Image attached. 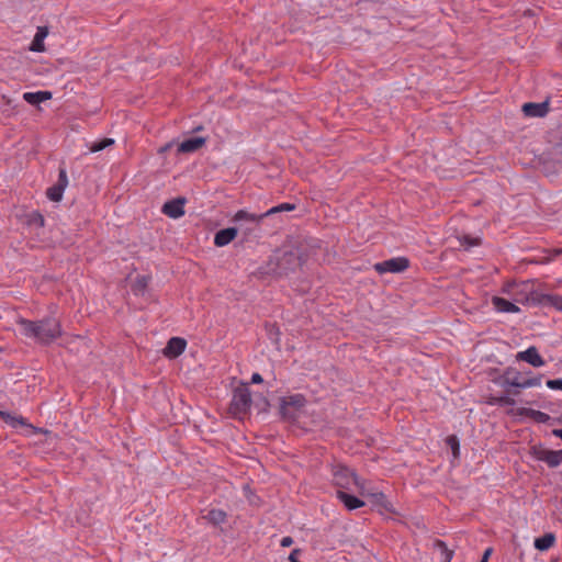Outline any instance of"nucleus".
Instances as JSON below:
<instances>
[{"label":"nucleus","mask_w":562,"mask_h":562,"mask_svg":"<svg viewBox=\"0 0 562 562\" xmlns=\"http://www.w3.org/2000/svg\"><path fill=\"white\" fill-rule=\"evenodd\" d=\"M16 323L23 336L44 345L53 342L63 334L60 322L55 317H45L36 322L20 318Z\"/></svg>","instance_id":"f257e3e1"},{"label":"nucleus","mask_w":562,"mask_h":562,"mask_svg":"<svg viewBox=\"0 0 562 562\" xmlns=\"http://www.w3.org/2000/svg\"><path fill=\"white\" fill-rule=\"evenodd\" d=\"M265 215L257 213H249L246 210H239L233 216V222L237 225L235 229H237V234L240 233L244 239H248L251 236L257 237L260 231V224Z\"/></svg>","instance_id":"f03ea898"},{"label":"nucleus","mask_w":562,"mask_h":562,"mask_svg":"<svg viewBox=\"0 0 562 562\" xmlns=\"http://www.w3.org/2000/svg\"><path fill=\"white\" fill-rule=\"evenodd\" d=\"M526 296L516 297L517 303L525 305H550L558 311H562V296L541 294L533 290V283H526L524 285Z\"/></svg>","instance_id":"7ed1b4c3"},{"label":"nucleus","mask_w":562,"mask_h":562,"mask_svg":"<svg viewBox=\"0 0 562 562\" xmlns=\"http://www.w3.org/2000/svg\"><path fill=\"white\" fill-rule=\"evenodd\" d=\"M251 394L246 383H241L233 392L229 412L234 417L243 418L251 406Z\"/></svg>","instance_id":"20e7f679"},{"label":"nucleus","mask_w":562,"mask_h":562,"mask_svg":"<svg viewBox=\"0 0 562 562\" xmlns=\"http://www.w3.org/2000/svg\"><path fill=\"white\" fill-rule=\"evenodd\" d=\"M333 482L341 490L351 491L353 487H358L359 490L363 488L356 473L344 465L333 468Z\"/></svg>","instance_id":"39448f33"},{"label":"nucleus","mask_w":562,"mask_h":562,"mask_svg":"<svg viewBox=\"0 0 562 562\" xmlns=\"http://www.w3.org/2000/svg\"><path fill=\"white\" fill-rule=\"evenodd\" d=\"M305 397L301 394L283 397L280 404V413L285 419H296L301 408L305 405Z\"/></svg>","instance_id":"423d86ee"},{"label":"nucleus","mask_w":562,"mask_h":562,"mask_svg":"<svg viewBox=\"0 0 562 562\" xmlns=\"http://www.w3.org/2000/svg\"><path fill=\"white\" fill-rule=\"evenodd\" d=\"M409 266V261L405 257H396L374 265V269L379 273H398L406 270Z\"/></svg>","instance_id":"0eeeda50"},{"label":"nucleus","mask_w":562,"mask_h":562,"mask_svg":"<svg viewBox=\"0 0 562 562\" xmlns=\"http://www.w3.org/2000/svg\"><path fill=\"white\" fill-rule=\"evenodd\" d=\"M68 186V178L66 169L60 168L58 175V181L56 184L47 189L46 195L50 201L59 202L63 198L64 191Z\"/></svg>","instance_id":"6e6552de"},{"label":"nucleus","mask_w":562,"mask_h":562,"mask_svg":"<svg viewBox=\"0 0 562 562\" xmlns=\"http://www.w3.org/2000/svg\"><path fill=\"white\" fill-rule=\"evenodd\" d=\"M301 258L297 251H286L279 259L278 268L280 272L288 273L301 267Z\"/></svg>","instance_id":"1a4fd4ad"},{"label":"nucleus","mask_w":562,"mask_h":562,"mask_svg":"<svg viewBox=\"0 0 562 562\" xmlns=\"http://www.w3.org/2000/svg\"><path fill=\"white\" fill-rule=\"evenodd\" d=\"M187 199L183 196L176 198L173 200L167 201L162 205V213L171 218H179L184 214V204Z\"/></svg>","instance_id":"9d476101"},{"label":"nucleus","mask_w":562,"mask_h":562,"mask_svg":"<svg viewBox=\"0 0 562 562\" xmlns=\"http://www.w3.org/2000/svg\"><path fill=\"white\" fill-rule=\"evenodd\" d=\"M187 347V341L180 337H172L164 349V355L170 359L180 356Z\"/></svg>","instance_id":"9b49d317"},{"label":"nucleus","mask_w":562,"mask_h":562,"mask_svg":"<svg viewBox=\"0 0 562 562\" xmlns=\"http://www.w3.org/2000/svg\"><path fill=\"white\" fill-rule=\"evenodd\" d=\"M522 112L526 116L543 117L549 112V101L533 103L528 102L522 105Z\"/></svg>","instance_id":"f8f14e48"},{"label":"nucleus","mask_w":562,"mask_h":562,"mask_svg":"<svg viewBox=\"0 0 562 562\" xmlns=\"http://www.w3.org/2000/svg\"><path fill=\"white\" fill-rule=\"evenodd\" d=\"M517 359L526 361L535 368H539L544 364V361L539 355L538 349L533 346L529 347L525 351L518 352Z\"/></svg>","instance_id":"ddd939ff"},{"label":"nucleus","mask_w":562,"mask_h":562,"mask_svg":"<svg viewBox=\"0 0 562 562\" xmlns=\"http://www.w3.org/2000/svg\"><path fill=\"white\" fill-rule=\"evenodd\" d=\"M0 417L7 423L9 424L10 426L12 427H16V426H27V424L25 423V419L22 417V416H12L10 415L9 413L7 412H1L0 411ZM30 428H32V430L37 434V432H42V434H45V435H50L52 432L49 430H46V429H42V428H36L32 425H29Z\"/></svg>","instance_id":"4468645a"},{"label":"nucleus","mask_w":562,"mask_h":562,"mask_svg":"<svg viewBox=\"0 0 562 562\" xmlns=\"http://www.w3.org/2000/svg\"><path fill=\"white\" fill-rule=\"evenodd\" d=\"M206 143L205 137H193L183 140L180 143L177 147V153L179 154H187V153H193L200 149L204 144Z\"/></svg>","instance_id":"2eb2a0df"},{"label":"nucleus","mask_w":562,"mask_h":562,"mask_svg":"<svg viewBox=\"0 0 562 562\" xmlns=\"http://www.w3.org/2000/svg\"><path fill=\"white\" fill-rule=\"evenodd\" d=\"M237 236L235 227H227L218 231L214 236V244L217 247H224L233 241Z\"/></svg>","instance_id":"dca6fc26"},{"label":"nucleus","mask_w":562,"mask_h":562,"mask_svg":"<svg viewBox=\"0 0 562 562\" xmlns=\"http://www.w3.org/2000/svg\"><path fill=\"white\" fill-rule=\"evenodd\" d=\"M48 35V27L47 26H38L36 34L31 43L30 50L32 52H44V40Z\"/></svg>","instance_id":"f3484780"},{"label":"nucleus","mask_w":562,"mask_h":562,"mask_svg":"<svg viewBox=\"0 0 562 562\" xmlns=\"http://www.w3.org/2000/svg\"><path fill=\"white\" fill-rule=\"evenodd\" d=\"M492 303L495 310L501 313H518L520 311L516 304L499 296H494Z\"/></svg>","instance_id":"a211bd4d"},{"label":"nucleus","mask_w":562,"mask_h":562,"mask_svg":"<svg viewBox=\"0 0 562 562\" xmlns=\"http://www.w3.org/2000/svg\"><path fill=\"white\" fill-rule=\"evenodd\" d=\"M337 497L344 503L347 509L353 510L364 505L360 498L350 495L341 490L337 491Z\"/></svg>","instance_id":"6ab92c4d"},{"label":"nucleus","mask_w":562,"mask_h":562,"mask_svg":"<svg viewBox=\"0 0 562 562\" xmlns=\"http://www.w3.org/2000/svg\"><path fill=\"white\" fill-rule=\"evenodd\" d=\"M50 98L52 92L49 91L25 92L23 94V99L32 105H37L44 101L49 100Z\"/></svg>","instance_id":"aec40b11"},{"label":"nucleus","mask_w":562,"mask_h":562,"mask_svg":"<svg viewBox=\"0 0 562 562\" xmlns=\"http://www.w3.org/2000/svg\"><path fill=\"white\" fill-rule=\"evenodd\" d=\"M506 384L520 387V389H527L532 386H538L541 384V376L526 379L520 381L518 378H515L513 380L507 379Z\"/></svg>","instance_id":"412c9836"},{"label":"nucleus","mask_w":562,"mask_h":562,"mask_svg":"<svg viewBox=\"0 0 562 562\" xmlns=\"http://www.w3.org/2000/svg\"><path fill=\"white\" fill-rule=\"evenodd\" d=\"M537 458L546 462L550 468H555L561 464L557 452L553 450H541Z\"/></svg>","instance_id":"4be33fe9"},{"label":"nucleus","mask_w":562,"mask_h":562,"mask_svg":"<svg viewBox=\"0 0 562 562\" xmlns=\"http://www.w3.org/2000/svg\"><path fill=\"white\" fill-rule=\"evenodd\" d=\"M203 518L210 524L218 526L226 521L227 514L222 509H211Z\"/></svg>","instance_id":"5701e85b"},{"label":"nucleus","mask_w":562,"mask_h":562,"mask_svg":"<svg viewBox=\"0 0 562 562\" xmlns=\"http://www.w3.org/2000/svg\"><path fill=\"white\" fill-rule=\"evenodd\" d=\"M554 541L555 537L553 533H546L544 536L535 540V547L540 551H546L553 546Z\"/></svg>","instance_id":"b1692460"},{"label":"nucleus","mask_w":562,"mask_h":562,"mask_svg":"<svg viewBox=\"0 0 562 562\" xmlns=\"http://www.w3.org/2000/svg\"><path fill=\"white\" fill-rule=\"evenodd\" d=\"M434 549L437 550L441 557L442 562H450L453 557V551L441 540L434 542Z\"/></svg>","instance_id":"393cba45"},{"label":"nucleus","mask_w":562,"mask_h":562,"mask_svg":"<svg viewBox=\"0 0 562 562\" xmlns=\"http://www.w3.org/2000/svg\"><path fill=\"white\" fill-rule=\"evenodd\" d=\"M526 283H531V282L530 281H526V282H522L520 284L509 283L504 291L506 293H508V294H512L513 295V300L515 302H517L516 297H522L524 299L526 296V293L524 291V285Z\"/></svg>","instance_id":"a878e982"},{"label":"nucleus","mask_w":562,"mask_h":562,"mask_svg":"<svg viewBox=\"0 0 562 562\" xmlns=\"http://www.w3.org/2000/svg\"><path fill=\"white\" fill-rule=\"evenodd\" d=\"M295 210V204H292V203H281L277 206H273L271 209H269L267 212L262 213L265 215V217H268L270 215H273V214H277V213H280V212H290V211H293Z\"/></svg>","instance_id":"bb28decb"},{"label":"nucleus","mask_w":562,"mask_h":562,"mask_svg":"<svg viewBox=\"0 0 562 562\" xmlns=\"http://www.w3.org/2000/svg\"><path fill=\"white\" fill-rule=\"evenodd\" d=\"M148 282H149V277H145V276L137 277L132 286L134 293H136V294L144 293L148 285Z\"/></svg>","instance_id":"cd10ccee"},{"label":"nucleus","mask_w":562,"mask_h":562,"mask_svg":"<svg viewBox=\"0 0 562 562\" xmlns=\"http://www.w3.org/2000/svg\"><path fill=\"white\" fill-rule=\"evenodd\" d=\"M114 144V139L113 138H103L102 140H99V142H94L90 145L89 149L91 153H98V151H101L103 149H105L106 147L111 146Z\"/></svg>","instance_id":"c85d7f7f"},{"label":"nucleus","mask_w":562,"mask_h":562,"mask_svg":"<svg viewBox=\"0 0 562 562\" xmlns=\"http://www.w3.org/2000/svg\"><path fill=\"white\" fill-rule=\"evenodd\" d=\"M457 239L460 246L463 247L464 249H469L471 247L480 245V238L471 237L469 235L457 237Z\"/></svg>","instance_id":"c756f323"},{"label":"nucleus","mask_w":562,"mask_h":562,"mask_svg":"<svg viewBox=\"0 0 562 562\" xmlns=\"http://www.w3.org/2000/svg\"><path fill=\"white\" fill-rule=\"evenodd\" d=\"M375 505L381 506L382 508L390 510L389 503L383 493H375L371 495Z\"/></svg>","instance_id":"7c9ffc66"},{"label":"nucleus","mask_w":562,"mask_h":562,"mask_svg":"<svg viewBox=\"0 0 562 562\" xmlns=\"http://www.w3.org/2000/svg\"><path fill=\"white\" fill-rule=\"evenodd\" d=\"M528 413L538 423H546L550 418L548 414L540 411L529 409Z\"/></svg>","instance_id":"2f4dec72"},{"label":"nucleus","mask_w":562,"mask_h":562,"mask_svg":"<svg viewBox=\"0 0 562 562\" xmlns=\"http://www.w3.org/2000/svg\"><path fill=\"white\" fill-rule=\"evenodd\" d=\"M447 445L451 448L453 456L457 457L459 454V440L456 436H449L447 438Z\"/></svg>","instance_id":"473e14b6"},{"label":"nucleus","mask_w":562,"mask_h":562,"mask_svg":"<svg viewBox=\"0 0 562 562\" xmlns=\"http://www.w3.org/2000/svg\"><path fill=\"white\" fill-rule=\"evenodd\" d=\"M547 386L551 390H562V379L548 380Z\"/></svg>","instance_id":"72a5a7b5"},{"label":"nucleus","mask_w":562,"mask_h":562,"mask_svg":"<svg viewBox=\"0 0 562 562\" xmlns=\"http://www.w3.org/2000/svg\"><path fill=\"white\" fill-rule=\"evenodd\" d=\"M175 146V142H169L167 144H165L164 146H161L159 149H158V154L159 155H165L168 150H170L172 147Z\"/></svg>","instance_id":"f704fd0d"},{"label":"nucleus","mask_w":562,"mask_h":562,"mask_svg":"<svg viewBox=\"0 0 562 562\" xmlns=\"http://www.w3.org/2000/svg\"><path fill=\"white\" fill-rule=\"evenodd\" d=\"M269 334H270L271 338L274 340V342L279 341L280 333H279V329L276 326H270Z\"/></svg>","instance_id":"c9c22d12"},{"label":"nucleus","mask_w":562,"mask_h":562,"mask_svg":"<svg viewBox=\"0 0 562 562\" xmlns=\"http://www.w3.org/2000/svg\"><path fill=\"white\" fill-rule=\"evenodd\" d=\"M495 401L503 405H513L514 404V400H512L508 396H502L499 398H496Z\"/></svg>","instance_id":"e433bc0d"},{"label":"nucleus","mask_w":562,"mask_h":562,"mask_svg":"<svg viewBox=\"0 0 562 562\" xmlns=\"http://www.w3.org/2000/svg\"><path fill=\"white\" fill-rule=\"evenodd\" d=\"M300 553H301L300 549L292 550V552L289 555V561L290 562H300L299 558H297Z\"/></svg>","instance_id":"4c0bfd02"},{"label":"nucleus","mask_w":562,"mask_h":562,"mask_svg":"<svg viewBox=\"0 0 562 562\" xmlns=\"http://www.w3.org/2000/svg\"><path fill=\"white\" fill-rule=\"evenodd\" d=\"M34 222H35L38 226H41V227H42V226H44V222H45V220H44L43 215H41V214H38V213H37V214H35V215H34Z\"/></svg>","instance_id":"58836bf2"},{"label":"nucleus","mask_w":562,"mask_h":562,"mask_svg":"<svg viewBox=\"0 0 562 562\" xmlns=\"http://www.w3.org/2000/svg\"><path fill=\"white\" fill-rule=\"evenodd\" d=\"M293 543V539L291 537H283L281 540L282 547H290Z\"/></svg>","instance_id":"ea45409f"},{"label":"nucleus","mask_w":562,"mask_h":562,"mask_svg":"<svg viewBox=\"0 0 562 562\" xmlns=\"http://www.w3.org/2000/svg\"><path fill=\"white\" fill-rule=\"evenodd\" d=\"M262 381V376L259 373H254L251 375V383L258 384L261 383Z\"/></svg>","instance_id":"a19ab883"},{"label":"nucleus","mask_w":562,"mask_h":562,"mask_svg":"<svg viewBox=\"0 0 562 562\" xmlns=\"http://www.w3.org/2000/svg\"><path fill=\"white\" fill-rule=\"evenodd\" d=\"M491 553H492V549L491 548L486 549L481 561L487 562L488 557L491 555Z\"/></svg>","instance_id":"79ce46f5"},{"label":"nucleus","mask_w":562,"mask_h":562,"mask_svg":"<svg viewBox=\"0 0 562 562\" xmlns=\"http://www.w3.org/2000/svg\"><path fill=\"white\" fill-rule=\"evenodd\" d=\"M552 434L562 440V429H553Z\"/></svg>","instance_id":"37998d69"},{"label":"nucleus","mask_w":562,"mask_h":562,"mask_svg":"<svg viewBox=\"0 0 562 562\" xmlns=\"http://www.w3.org/2000/svg\"><path fill=\"white\" fill-rule=\"evenodd\" d=\"M2 100L5 102V104H8V105L11 104V100L8 97L2 95Z\"/></svg>","instance_id":"c03bdc74"},{"label":"nucleus","mask_w":562,"mask_h":562,"mask_svg":"<svg viewBox=\"0 0 562 562\" xmlns=\"http://www.w3.org/2000/svg\"><path fill=\"white\" fill-rule=\"evenodd\" d=\"M555 452H557V454H558V457H559V460H560V461H561V463H562V450H558V451H555Z\"/></svg>","instance_id":"a18cd8bd"},{"label":"nucleus","mask_w":562,"mask_h":562,"mask_svg":"<svg viewBox=\"0 0 562 562\" xmlns=\"http://www.w3.org/2000/svg\"><path fill=\"white\" fill-rule=\"evenodd\" d=\"M202 130H203V127L200 125V126H196V127L194 128V132H199V131H202Z\"/></svg>","instance_id":"49530a36"},{"label":"nucleus","mask_w":562,"mask_h":562,"mask_svg":"<svg viewBox=\"0 0 562 562\" xmlns=\"http://www.w3.org/2000/svg\"><path fill=\"white\" fill-rule=\"evenodd\" d=\"M480 562H485V561H480Z\"/></svg>","instance_id":"de8ad7c7"}]
</instances>
